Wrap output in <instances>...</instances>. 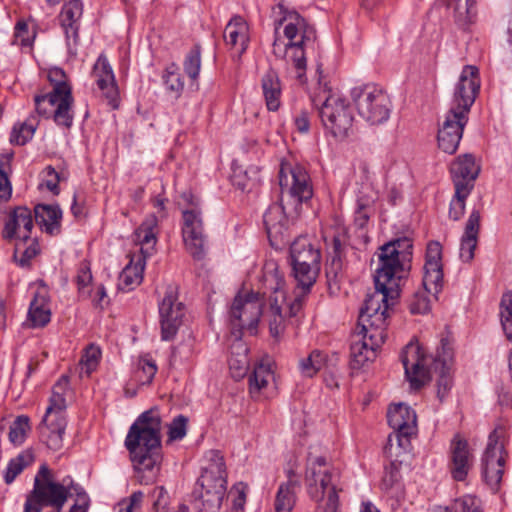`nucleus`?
Here are the masks:
<instances>
[{
    "mask_svg": "<svg viewBox=\"0 0 512 512\" xmlns=\"http://www.w3.org/2000/svg\"><path fill=\"white\" fill-rule=\"evenodd\" d=\"M144 494L141 491L133 492L128 499L122 500L118 506V512H134L135 509L140 508Z\"/></svg>",
    "mask_w": 512,
    "mask_h": 512,
    "instance_id": "0e129e2a",
    "label": "nucleus"
},
{
    "mask_svg": "<svg viewBox=\"0 0 512 512\" xmlns=\"http://www.w3.org/2000/svg\"><path fill=\"white\" fill-rule=\"evenodd\" d=\"M412 314H425L430 311V301L423 293H415L409 304Z\"/></svg>",
    "mask_w": 512,
    "mask_h": 512,
    "instance_id": "bf43d9fd",
    "label": "nucleus"
},
{
    "mask_svg": "<svg viewBox=\"0 0 512 512\" xmlns=\"http://www.w3.org/2000/svg\"><path fill=\"white\" fill-rule=\"evenodd\" d=\"M347 237L344 234L333 235L327 243L326 273L328 277L337 278L342 272L347 250Z\"/></svg>",
    "mask_w": 512,
    "mask_h": 512,
    "instance_id": "c756f323",
    "label": "nucleus"
},
{
    "mask_svg": "<svg viewBox=\"0 0 512 512\" xmlns=\"http://www.w3.org/2000/svg\"><path fill=\"white\" fill-rule=\"evenodd\" d=\"M374 201L375 198L368 194L357 197L354 222L358 228L362 229L367 225L373 212Z\"/></svg>",
    "mask_w": 512,
    "mask_h": 512,
    "instance_id": "09e8293b",
    "label": "nucleus"
},
{
    "mask_svg": "<svg viewBox=\"0 0 512 512\" xmlns=\"http://www.w3.org/2000/svg\"><path fill=\"white\" fill-rule=\"evenodd\" d=\"M67 426L66 417L43 416L42 421L37 427L39 439L49 449L58 451L63 447V436Z\"/></svg>",
    "mask_w": 512,
    "mask_h": 512,
    "instance_id": "cd10ccee",
    "label": "nucleus"
},
{
    "mask_svg": "<svg viewBox=\"0 0 512 512\" xmlns=\"http://www.w3.org/2000/svg\"><path fill=\"white\" fill-rule=\"evenodd\" d=\"M272 371L268 363L259 362L254 366L249 375V390L252 395L259 393L261 389L267 386Z\"/></svg>",
    "mask_w": 512,
    "mask_h": 512,
    "instance_id": "de8ad7c7",
    "label": "nucleus"
},
{
    "mask_svg": "<svg viewBox=\"0 0 512 512\" xmlns=\"http://www.w3.org/2000/svg\"><path fill=\"white\" fill-rule=\"evenodd\" d=\"M39 121L31 115L23 123L15 124L10 134V142L15 145H25L34 136Z\"/></svg>",
    "mask_w": 512,
    "mask_h": 512,
    "instance_id": "37998d69",
    "label": "nucleus"
},
{
    "mask_svg": "<svg viewBox=\"0 0 512 512\" xmlns=\"http://www.w3.org/2000/svg\"><path fill=\"white\" fill-rule=\"evenodd\" d=\"M262 297L268 295L270 304V334L277 338L283 331L282 304L286 300V282L284 274L279 270L278 264L273 261H267L263 267L262 275Z\"/></svg>",
    "mask_w": 512,
    "mask_h": 512,
    "instance_id": "9d476101",
    "label": "nucleus"
},
{
    "mask_svg": "<svg viewBox=\"0 0 512 512\" xmlns=\"http://www.w3.org/2000/svg\"><path fill=\"white\" fill-rule=\"evenodd\" d=\"M224 40L227 45L235 47L240 46V54L248 47V25L243 17L239 15L233 16L224 30Z\"/></svg>",
    "mask_w": 512,
    "mask_h": 512,
    "instance_id": "e433bc0d",
    "label": "nucleus"
},
{
    "mask_svg": "<svg viewBox=\"0 0 512 512\" xmlns=\"http://www.w3.org/2000/svg\"><path fill=\"white\" fill-rule=\"evenodd\" d=\"M389 426L396 432L400 446L409 443V439L417 431L416 412L406 404L398 403L387 412Z\"/></svg>",
    "mask_w": 512,
    "mask_h": 512,
    "instance_id": "5701e85b",
    "label": "nucleus"
},
{
    "mask_svg": "<svg viewBox=\"0 0 512 512\" xmlns=\"http://www.w3.org/2000/svg\"><path fill=\"white\" fill-rule=\"evenodd\" d=\"M260 296H262V292H250L244 296L238 294L234 298L229 311V320L232 333L236 338H240L244 330L251 334L255 332L262 315Z\"/></svg>",
    "mask_w": 512,
    "mask_h": 512,
    "instance_id": "4468645a",
    "label": "nucleus"
},
{
    "mask_svg": "<svg viewBox=\"0 0 512 512\" xmlns=\"http://www.w3.org/2000/svg\"><path fill=\"white\" fill-rule=\"evenodd\" d=\"M472 190L468 188H455V194L450 202L449 218L458 221L462 218L465 212V201Z\"/></svg>",
    "mask_w": 512,
    "mask_h": 512,
    "instance_id": "5fc2aeb1",
    "label": "nucleus"
},
{
    "mask_svg": "<svg viewBox=\"0 0 512 512\" xmlns=\"http://www.w3.org/2000/svg\"><path fill=\"white\" fill-rule=\"evenodd\" d=\"M263 222L272 247L278 249L288 242L290 236L288 219L281 204L270 205L264 213Z\"/></svg>",
    "mask_w": 512,
    "mask_h": 512,
    "instance_id": "393cba45",
    "label": "nucleus"
},
{
    "mask_svg": "<svg viewBox=\"0 0 512 512\" xmlns=\"http://www.w3.org/2000/svg\"><path fill=\"white\" fill-rule=\"evenodd\" d=\"M188 418L180 414L176 416L168 427V441L182 440L187 433Z\"/></svg>",
    "mask_w": 512,
    "mask_h": 512,
    "instance_id": "13d9d810",
    "label": "nucleus"
},
{
    "mask_svg": "<svg viewBox=\"0 0 512 512\" xmlns=\"http://www.w3.org/2000/svg\"><path fill=\"white\" fill-rule=\"evenodd\" d=\"M184 315L185 305L178 301L177 289L169 286L159 303L161 339L163 341H170L175 338L182 325Z\"/></svg>",
    "mask_w": 512,
    "mask_h": 512,
    "instance_id": "f3484780",
    "label": "nucleus"
},
{
    "mask_svg": "<svg viewBox=\"0 0 512 512\" xmlns=\"http://www.w3.org/2000/svg\"><path fill=\"white\" fill-rule=\"evenodd\" d=\"M73 481L70 477L61 483L53 480L52 473L46 464L40 466L33 489L26 497L23 512H41L44 506L62 509L71 494Z\"/></svg>",
    "mask_w": 512,
    "mask_h": 512,
    "instance_id": "0eeeda50",
    "label": "nucleus"
},
{
    "mask_svg": "<svg viewBox=\"0 0 512 512\" xmlns=\"http://www.w3.org/2000/svg\"><path fill=\"white\" fill-rule=\"evenodd\" d=\"M34 229L33 212L26 206H17L7 215L2 237L6 241H27L31 239Z\"/></svg>",
    "mask_w": 512,
    "mask_h": 512,
    "instance_id": "4be33fe9",
    "label": "nucleus"
},
{
    "mask_svg": "<svg viewBox=\"0 0 512 512\" xmlns=\"http://www.w3.org/2000/svg\"><path fill=\"white\" fill-rule=\"evenodd\" d=\"M183 67L191 82H196L201 69V46L199 44H195L187 53Z\"/></svg>",
    "mask_w": 512,
    "mask_h": 512,
    "instance_id": "8fccbe9b",
    "label": "nucleus"
},
{
    "mask_svg": "<svg viewBox=\"0 0 512 512\" xmlns=\"http://www.w3.org/2000/svg\"><path fill=\"white\" fill-rule=\"evenodd\" d=\"M449 7L454 11L455 22L460 27H466L473 23L477 16L475 0H453Z\"/></svg>",
    "mask_w": 512,
    "mask_h": 512,
    "instance_id": "a19ab883",
    "label": "nucleus"
},
{
    "mask_svg": "<svg viewBox=\"0 0 512 512\" xmlns=\"http://www.w3.org/2000/svg\"><path fill=\"white\" fill-rule=\"evenodd\" d=\"M499 314L504 334L508 340L512 341V291L503 294Z\"/></svg>",
    "mask_w": 512,
    "mask_h": 512,
    "instance_id": "3c124183",
    "label": "nucleus"
},
{
    "mask_svg": "<svg viewBox=\"0 0 512 512\" xmlns=\"http://www.w3.org/2000/svg\"><path fill=\"white\" fill-rule=\"evenodd\" d=\"M278 34V26L275 27V35ZM296 43L287 42L281 40L279 36H275L273 45H272V53L275 57L280 59H287V61L291 62V56L295 52Z\"/></svg>",
    "mask_w": 512,
    "mask_h": 512,
    "instance_id": "4d7b16f0",
    "label": "nucleus"
},
{
    "mask_svg": "<svg viewBox=\"0 0 512 512\" xmlns=\"http://www.w3.org/2000/svg\"><path fill=\"white\" fill-rule=\"evenodd\" d=\"M68 384V377L62 376L61 379L54 385L52 394L49 400V405L46 408V412L44 416L49 417H57L62 416L66 417V399L64 396V390L66 389Z\"/></svg>",
    "mask_w": 512,
    "mask_h": 512,
    "instance_id": "58836bf2",
    "label": "nucleus"
},
{
    "mask_svg": "<svg viewBox=\"0 0 512 512\" xmlns=\"http://www.w3.org/2000/svg\"><path fill=\"white\" fill-rule=\"evenodd\" d=\"M35 110L39 116L44 118H53L55 109H51V104L48 103L44 95H35Z\"/></svg>",
    "mask_w": 512,
    "mask_h": 512,
    "instance_id": "69168bd1",
    "label": "nucleus"
},
{
    "mask_svg": "<svg viewBox=\"0 0 512 512\" xmlns=\"http://www.w3.org/2000/svg\"><path fill=\"white\" fill-rule=\"evenodd\" d=\"M318 92L311 96V101L319 109V116L326 131L337 139L349 135L353 126V114L347 101L332 93L327 83H323L322 65L318 64Z\"/></svg>",
    "mask_w": 512,
    "mask_h": 512,
    "instance_id": "423d86ee",
    "label": "nucleus"
},
{
    "mask_svg": "<svg viewBox=\"0 0 512 512\" xmlns=\"http://www.w3.org/2000/svg\"><path fill=\"white\" fill-rule=\"evenodd\" d=\"M503 436L504 431L502 429H494L488 437V443L482 457L483 478L492 489L498 488L504 473L505 450L504 443L500 441Z\"/></svg>",
    "mask_w": 512,
    "mask_h": 512,
    "instance_id": "2eb2a0df",
    "label": "nucleus"
},
{
    "mask_svg": "<svg viewBox=\"0 0 512 512\" xmlns=\"http://www.w3.org/2000/svg\"><path fill=\"white\" fill-rule=\"evenodd\" d=\"M352 101L358 114L371 125H379L389 119L391 101L387 93L375 85H362L351 90Z\"/></svg>",
    "mask_w": 512,
    "mask_h": 512,
    "instance_id": "9b49d317",
    "label": "nucleus"
},
{
    "mask_svg": "<svg viewBox=\"0 0 512 512\" xmlns=\"http://www.w3.org/2000/svg\"><path fill=\"white\" fill-rule=\"evenodd\" d=\"M287 22L284 27V35L288 42L296 43L295 52L291 56V63L296 70V78L304 84L306 78V55L305 47L313 45L316 40V31L313 26L309 25L304 17L298 12H289L283 19H281L277 26L283 22Z\"/></svg>",
    "mask_w": 512,
    "mask_h": 512,
    "instance_id": "1a4fd4ad",
    "label": "nucleus"
},
{
    "mask_svg": "<svg viewBox=\"0 0 512 512\" xmlns=\"http://www.w3.org/2000/svg\"><path fill=\"white\" fill-rule=\"evenodd\" d=\"M474 465V456L469 443L460 434H455L450 442L448 469L455 481H465Z\"/></svg>",
    "mask_w": 512,
    "mask_h": 512,
    "instance_id": "412c9836",
    "label": "nucleus"
},
{
    "mask_svg": "<svg viewBox=\"0 0 512 512\" xmlns=\"http://www.w3.org/2000/svg\"><path fill=\"white\" fill-rule=\"evenodd\" d=\"M39 251V243L35 237L31 236L27 241H15L14 258L21 267L28 266Z\"/></svg>",
    "mask_w": 512,
    "mask_h": 512,
    "instance_id": "c03bdc74",
    "label": "nucleus"
},
{
    "mask_svg": "<svg viewBox=\"0 0 512 512\" xmlns=\"http://www.w3.org/2000/svg\"><path fill=\"white\" fill-rule=\"evenodd\" d=\"M423 286L425 291L434 297L443 287L442 246L438 241H431L426 249Z\"/></svg>",
    "mask_w": 512,
    "mask_h": 512,
    "instance_id": "b1692460",
    "label": "nucleus"
},
{
    "mask_svg": "<svg viewBox=\"0 0 512 512\" xmlns=\"http://www.w3.org/2000/svg\"><path fill=\"white\" fill-rule=\"evenodd\" d=\"M158 219L154 214L147 216L141 225L135 230V242L140 245V254L134 255L135 257H150L153 253L154 247L157 242V229Z\"/></svg>",
    "mask_w": 512,
    "mask_h": 512,
    "instance_id": "7c9ffc66",
    "label": "nucleus"
},
{
    "mask_svg": "<svg viewBox=\"0 0 512 512\" xmlns=\"http://www.w3.org/2000/svg\"><path fill=\"white\" fill-rule=\"evenodd\" d=\"M411 240L399 238L384 244L378 254V267L374 274L375 291L383 295L382 300L394 304L400 296L401 281L409 274V266L412 252Z\"/></svg>",
    "mask_w": 512,
    "mask_h": 512,
    "instance_id": "20e7f679",
    "label": "nucleus"
},
{
    "mask_svg": "<svg viewBox=\"0 0 512 512\" xmlns=\"http://www.w3.org/2000/svg\"><path fill=\"white\" fill-rule=\"evenodd\" d=\"M34 461V454L31 450L22 451L17 457L12 458L6 467L4 480L11 484L15 478Z\"/></svg>",
    "mask_w": 512,
    "mask_h": 512,
    "instance_id": "a18cd8bd",
    "label": "nucleus"
},
{
    "mask_svg": "<svg viewBox=\"0 0 512 512\" xmlns=\"http://www.w3.org/2000/svg\"><path fill=\"white\" fill-rule=\"evenodd\" d=\"M157 372V365L151 358H140L136 376L141 384H150Z\"/></svg>",
    "mask_w": 512,
    "mask_h": 512,
    "instance_id": "6e6d98bb",
    "label": "nucleus"
},
{
    "mask_svg": "<svg viewBox=\"0 0 512 512\" xmlns=\"http://www.w3.org/2000/svg\"><path fill=\"white\" fill-rule=\"evenodd\" d=\"M206 457L207 464L202 468L192 498L199 512H218L226 495V466L217 450L209 451Z\"/></svg>",
    "mask_w": 512,
    "mask_h": 512,
    "instance_id": "39448f33",
    "label": "nucleus"
},
{
    "mask_svg": "<svg viewBox=\"0 0 512 512\" xmlns=\"http://www.w3.org/2000/svg\"><path fill=\"white\" fill-rule=\"evenodd\" d=\"M92 281V273L91 269L88 263L83 262L80 264L77 276H76V283L78 286V290L81 294L84 293V290L86 287L89 286V284Z\"/></svg>",
    "mask_w": 512,
    "mask_h": 512,
    "instance_id": "052dcab7",
    "label": "nucleus"
},
{
    "mask_svg": "<svg viewBox=\"0 0 512 512\" xmlns=\"http://www.w3.org/2000/svg\"><path fill=\"white\" fill-rule=\"evenodd\" d=\"M158 409L151 408L141 413L130 426L124 445L140 484L156 481L162 462L161 427Z\"/></svg>",
    "mask_w": 512,
    "mask_h": 512,
    "instance_id": "f257e3e1",
    "label": "nucleus"
},
{
    "mask_svg": "<svg viewBox=\"0 0 512 512\" xmlns=\"http://www.w3.org/2000/svg\"><path fill=\"white\" fill-rule=\"evenodd\" d=\"M163 81L166 90L179 98L184 90V79L177 64L171 63L165 69L163 74Z\"/></svg>",
    "mask_w": 512,
    "mask_h": 512,
    "instance_id": "49530a36",
    "label": "nucleus"
},
{
    "mask_svg": "<svg viewBox=\"0 0 512 512\" xmlns=\"http://www.w3.org/2000/svg\"><path fill=\"white\" fill-rule=\"evenodd\" d=\"M101 358V349L99 346L90 344L88 345L80 360L81 373L90 376L96 370Z\"/></svg>",
    "mask_w": 512,
    "mask_h": 512,
    "instance_id": "603ef678",
    "label": "nucleus"
},
{
    "mask_svg": "<svg viewBox=\"0 0 512 512\" xmlns=\"http://www.w3.org/2000/svg\"><path fill=\"white\" fill-rule=\"evenodd\" d=\"M145 262L144 257L132 256L118 278V288L121 291L128 292L140 285L143 280Z\"/></svg>",
    "mask_w": 512,
    "mask_h": 512,
    "instance_id": "c9c22d12",
    "label": "nucleus"
},
{
    "mask_svg": "<svg viewBox=\"0 0 512 512\" xmlns=\"http://www.w3.org/2000/svg\"><path fill=\"white\" fill-rule=\"evenodd\" d=\"M83 14V5L80 0L66 2L59 14L60 25L66 36V43L70 54H77L76 47L79 42V20Z\"/></svg>",
    "mask_w": 512,
    "mask_h": 512,
    "instance_id": "a878e982",
    "label": "nucleus"
},
{
    "mask_svg": "<svg viewBox=\"0 0 512 512\" xmlns=\"http://www.w3.org/2000/svg\"><path fill=\"white\" fill-rule=\"evenodd\" d=\"M290 260L298 285L309 292L320 272V249L307 236H299L290 245Z\"/></svg>",
    "mask_w": 512,
    "mask_h": 512,
    "instance_id": "6e6552de",
    "label": "nucleus"
},
{
    "mask_svg": "<svg viewBox=\"0 0 512 512\" xmlns=\"http://www.w3.org/2000/svg\"><path fill=\"white\" fill-rule=\"evenodd\" d=\"M28 316L33 327H44L50 322L51 312L44 294H35L30 303Z\"/></svg>",
    "mask_w": 512,
    "mask_h": 512,
    "instance_id": "ea45409f",
    "label": "nucleus"
},
{
    "mask_svg": "<svg viewBox=\"0 0 512 512\" xmlns=\"http://www.w3.org/2000/svg\"><path fill=\"white\" fill-rule=\"evenodd\" d=\"M153 499V508L155 512H164L168 504L169 495L163 486H159L153 489L151 493Z\"/></svg>",
    "mask_w": 512,
    "mask_h": 512,
    "instance_id": "e2e57ef3",
    "label": "nucleus"
},
{
    "mask_svg": "<svg viewBox=\"0 0 512 512\" xmlns=\"http://www.w3.org/2000/svg\"><path fill=\"white\" fill-rule=\"evenodd\" d=\"M183 240L186 248L194 259L200 260L205 256L206 236L200 212L196 209L183 211Z\"/></svg>",
    "mask_w": 512,
    "mask_h": 512,
    "instance_id": "aec40b11",
    "label": "nucleus"
},
{
    "mask_svg": "<svg viewBox=\"0 0 512 512\" xmlns=\"http://www.w3.org/2000/svg\"><path fill=\"white\" fill-rule=\"evenodd\" d=\"M34 222L49 235H58L61 229L62 210L55 204H37L34 207Z\"/></svg>",
    "mask_w": 512,
    "mask_h": 512,
    "instance_id": "2f4dec72",
    "label": "nucleus"
},
{
    "mask_svg": "<svg viewBox=\"0 0 512 512\" xmlns=\"http://www.w3.org/2000/svg\"><path fill=\"white\" fill-rule=\"evenodd\" d=\"M401 463L392 461L385 466L381 481V490L385 495L396 501H400L405 496V488L402 482Z\"/></svg>",
    "mask_w": 512,
    "mask_h": 512,
    "instance_id": "72a5a7b5",
    "label": "nucleus"
},
{
    "mask_svg": "<svg viewBox=\"0 0 512 512\" xmlns=\"http://www.w3.org/2000/svg\"><path fill=\"white\" fill-rule=\"evenodd\" d=\"M92 76L98 88L102 91L104 97L107 99L108 104L113 108H118V87L115 81L113 69L104 54H100L96 60Z\"/></svg>",
    "mask_w": 512,
    "mask_h": 512,
    "instance_id": "bb28decb",
    "label": "nucleus"
},
{
    "mask_svg": "<svg viewBox=\"0 0 512 512\" xmlns=\"http://www.w3.org/2000/svg\"><path fill=\"white\" fill-rule=\"evenodd\" d=\"M279 185L282 195H289L297 203L308 201L313 196L310 176L306 169L298 164H281Z\"/></svg>",
    "mask_w": 512,
    "mask_h": 512,
    "instance_id": "dca6fc26",
    "label": "nucleus"
},
{
    "mask_svg": "<svg viewBox=\"0 0 512 512\" xmlns=\"http://www.w3.org/2000/svg\"><path fill=\"white\" fill-rule=\"evenodd\" d=\"M406 379L413 389H420L428 382L432 374L437 376V397L443 401L451 390L453 379L451 374L453 353L447 340H441V350L437 351L430 368H427V357L418 344L408 343L400 355Z\"/></svg>",
    "mask_w": 512,
    "mask_h": 512,
    "instance_id": "7ed1b4c3",
    "label": "nucleus"
},
{
    "mask_svg": "<svg viewBox=\"0 0 512 512\" xmlns=\"http://www.w3.org/2000/svg\"><path fill=\"white\" fill-rule=\"evenodd\" d=\"M44 173L45 178L43 180L42 185H44L54 195L59 194L60 176L58 172H56V170L52 166H47L44 170Z\"/></svg>",
    "mask_w": 512,
    "mask_h": 512,
    "instance_id": "680f3d73",
    "label": "nucleus"
},
{
    "mask_svg": "<svg viewBox=\"0 0 512 512\" xmlns=\"http://www.w3.org/2000/svg\"><path fill=\"white\" fill-rule=\"evenodd\" d=\"M481 215L479 210L473 209L465 225V231L461 238L460 258L463 262H470L474 258L480 229Z\"/></svg>",
    "mask_w": 512,
    "mask_h": 512,
    "instance_id": "473e14b6",
    "label": "nucleus"
},
{
    "mask_svg": "<svg viewBox=\"0 0 512 512\" xmlns=\"http://www.w3.org/2000/svg\"><path fill=\"white\" fill-rule=\"evenodd\" d=\"M467 122L468 115L448 110L437 135L438 147L443 152L453 154L457 151Z\"/></svg>",
    "mask_w": 512,
    "mask_h": 512,
    "instance_id": "6ab92c4d",
    "label": "nucleus"
},
{
    "mask_svg": "<svg viewBox=\"0 0 512 512\" xmlns=\"http://www.w3.org/2000/svg\"><path fill=\"white\" fill-rule=\"evenodd\" d=\"M294 475L293 471H289V479L285 483H281L275 498V511L276 512H291L295 502V490L299 487L297 480L291 478Z\"/></svg>",
    "mask_w": 512,
    "mask_h": 512,
    "instance_id": "4c0bfd02",
    "label": "nucleus"
},
{
    "mask_svg": "<svg viewBox=\"0 0 512 512\" xmlns=\"http://www.w3.org/2000/svg\"><path fill=\"white\" fill-rule=\"evenodd\" d=\"M231 181L238 189L250 191L259 181V169L257 167L244 169L241 166H235L233 167Z\"/></svg>",
    "mask_w": 512,
    "mask_h": 512,
    "instance_id": "79ce46f5",
    "label": "nucleus"
},
{
    "mask_svg": "<svg viewBox=\"0 0 512 512\" xmlns=\"http://www.w3.org/2000/svg\"><path fill=\"white\" fill-rule=\"evenodd\" d=\"M47 79L52 85V90L43 95L51 104V109H55L54 122L58 126L70 129L74 119L72 110L74 99L67 76L63 69L54 67L48 71Z\"/></svg>",
    "mask_w": 512,
    "mask_h": 512,
    "instance_id": "ddd939ff",
    "label": "nucleus"
},
{
    "mask_svg": "<svg viewBox=\"0 0 512 512\" xmlns=\"http://www.w3.org/2000/svg\"><path fill=\"white\" fill-rule=\"evenodd\" d=\"M339 496L331 493L324 503H319L315 512H338Z\"/></svg>",
    "mask_w": 512,
    "mask_h": 512,
    "instance_id": "774afa93",
    "label": "nucleus"
},
{
    "mask_svg": "<svg viewBox=\"0 0 512 512\" xmlns=\"http://www.w3.org/2000/svg\"><path fill=\"white\" fill-rule=\"evenodd\" d=\"M294 124L300 133H307L310 128V116L308 111L300 110L294 117Z\"/></svg>",
    "mask_w": 512,
    "mask_h": 512,
    "instance_id": "338daca9",
    "label": "nucleus"
},
{
    "mask_svg": "<svg viewBox=\"0 0 512 512\" xmlns=\"http://www.w3.org/2000/svg\"><path fill=\"white\" fill-rule=\"evenodd\" d=\"M383 295L372 293L367 295L359 314V335L350 346V365L360 369L375 358V352L386 339L387 317L390 302L382 300Z\"/></svg>",
    "mask_w": 512,
    "mask_h": 512,
    "instance_id": "f03ea898",
    "label": "nucleus"
},
{
    "mask_svg": "<svg viewBox=\"0 0 512 512\" xmlns=\"http://www.w3.org/2000/svg\"><path fill=\"white\" fill-rule=\"evenodd\" d=\"M338 474L334 468L329 467L327 458L308 453L306 462L305 482L309 496L319 503H324L331 493L338 495L336 478Z\"/></svg>",
    "mask_w": 512,
    "mask_h": 512,
    "instance_id": "f8f14e48",
    "label": "nucleus"
},
{
    "mask_svg": "<svg viewBox=\"0 0 512 512\" xmlns=\"http://www.w3.org/2000/svg\"><path fill=\"white\" fill-rule=\"evenodd\" d=\"M30 430V419L26 415L18 416L10 426L9 440L15 445H21Z\"/></svg>",
    "mask_w": 512,
    "mask_h": 512,
    "instance_id": "864d4df0",
    "label": "nucleus"
},
{
    "mask_svg": "<svg viewBox=\"0 0 512 512\" xmlns=\"http://www.w3.org/2000/svg\"><path fill=\"white\" fill-rule=\"evenodd\" d=\"M261 88L269 111H277L281 105L282 87L278 73L267 70L261 78Z\"/></svg>",
    "mask_w": 512,
    "mask_h": 512,
    "instance_id": "f704fd0d",
    "label": "nucleus"
},
{
    "mask_svg": "<svg viewBox=\"0 0 512 512\" xmlns=\"http://www.w3.org/2000/svg\"><path fill=\"white\" fill-rule=\"evenodd\" d=\"M480 90L478 69L467 65L463 68L455 85L453 99L449 110L468 115Z\"/></svg>",
    "mask_w": 512,
    "mask_h": 512,
    "instance_id": "a211bd4d",
    "label": "nucleus"
},
{
    "mask_svg": "<svg viewBox=\"0 0 512 512\" xmlns=\"http://www.w3.org/2000/svg\"><path fill=\"white\" fill-rule=\"evenodd\" d=\"M479 171L480 168L476 165L473 155L464 154L457 157L450 167L454 187L461 186L472 190Z\"/></svg>",
    "mask_w": 512,
    "mask_h": 512,
    "instance_id": "c85d7f7f",
    "label": "nucleus"
}]
</instances>
